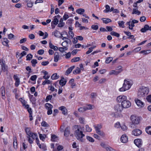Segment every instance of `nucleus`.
<instances>
[{
  "instance_id": "1",
  "label": "nucleus",
  "mask_w": 151,
  "mask_h": 151,
  "mask_svg": "<svg viewBox=\"0 0 151 151\" xmlns=\"http://www.w3.org/2000/svg\"><path fill=\"white\" fill-rule=\"evenodd\" d=\"M81 127L80 125H75L73 127V129L74 131V135L77 139H80L81 142H83L82 138L85 136L83 132L80 130Z\"/></svg>"
},
{
  "instance_id": "2",
  "label": "nucleus",
  "mask_w": 151,
  "mask_h": 151,
  "mask_svg": "<svg viewBox=\"0 0 151 151\" xmlns=\"http://www.w3.org/2000/svg\"><path fill=\"white\" fill-rule=\"evenodd\" d=\"M149 92V90L148 88L142 87L140 88L138 92V96L139 98L144 97L145 95L147 94Z\"/></svg>"
},
{
  "instance_id": "3",
  "label": "nucleus",
  "mask_w": 151,
  "mask_h": 151,
  "mask_svg": "<svg viewBox=\"0 0 151 151\" xmlns=\"http://www.w3.org/2000/svg\"><path fill=\"white\" fill-rule=\"evenodd\" d=\"M132 84L130 81L125 80L122 87L120 88L119 90L120 91H125L129 89L130 88Z\"/></svg>"
},
{
  "instance_id": "4",
  "label": "nucleus",
  "mask_w": 151,
  "mask_h": 151,
  "mask_svg": "<svg viewBox=\"0 0 151 151\" xmlns=\"http://www.w3.org/2000/svg\"><path fill=\"white\" fill-rule=\"evenodd\" d=\"M132 123L134 124H138L141 120L140 117L132 115L130 117Z\"/></svg>"
},
{
  "instance_id": "5",
  "label": "nucleus",
  "mask_w": 151,
  "mask_h": 151,
  "mask_svg": "<svg viewBox=\"0 0 151 151\" xmlns=\"http://www.w3.org/2000/svg\"><path fill=\"white\" fill-rule=\"evenodd\" d=\"M7 70V66H6L4 61L0 60V75L2 70L4 72Z\"/></svg>"
},
{
  "instance_id": "6",
  "label": "nucleus",
  "mask_w": 151,
  "mask_h": 151,
  "mask_svg": "<svg viewBox=\"0 0 151 151\" xmlns=\"http://www.w3.org/2000/svg\"><path fill=\"white\" fill-rule=\"evenodd\" d=\"M45 107L47 110V114L48 115L51 114L52 113V108L53 106L50 104L47 103L45 104Z\"/></svg>"
},
{
  "instance_id": "7",
  "label": "nucleus",
  "mask_w": 151,
  "mask_h": 151,
  "mask_svg": "<svg viewBox=\"0 0 151 151\" xmlns=\"http://www.w3.org/2000/svg\"><path fill=\"white\" fill-rule=\"evenodd\" d=\"M123 108H128L130 106H131V103L130 101L127 100V99L124 101L121 104Z\"/></svg>"
},
{
  "instance_id": "8",
  "label": "nucleus",
  "mask_w": 151,
  "mask_h": 151,
  "mask_svg": "<svg viewBox=\"0 0 151 151\" xmlns=\"http://www.w3.org/2000/svg\"><path fill=\"white\" fill-rule=\"evenodd\" d=\"M134 143L138 147H141L142 144V140L141 139H137L134 140Z\"/></svg>"
},
{
  "instance_id": "9",
  "label": "nucleus",
  "mask_w": 151,
  "mask_h": 151,
  "mask_svg": "<svg viewBox=\"0 0 151 151\" xmlns=\"http://www.w3.org/2000/svg\"><path fill=\"white\" fill-rule=\"evenodd\" d=\"M142 133V130L138 129H134L132 132V134L135 136H139Z\"/></svg>"
},
{
  "instance_id": "10",
  "label": "nucleus",
  "mask_w": 151,
  "mask_h": 151,
  "mask_svg": "<svg viewBox=\"0 0 151 151\" xmlns=\"http://www.w3.org/2000/svg\"><path fill=\"white\" fill-rule=\"evenodd\" d=\"M127 97L121 95L118 96L116 98V101L118 102H121V104L123 102L127 99Z\"/></svg>"
},
{
  "instance_id": "11",
  "label": "nucleus",
  "mask_w": 151,
  "mask_h": 151,
  "mask_svg": "<svg viewBox=\"0 0 151 151\" xmlns=\"http://www.w3.org/2000/svg\"><path fill=\"white\" fill-rule=\"evenodd\" d=\"M147 30L151 31V26L150 27L148 24H145L143 28L141 29L140 31L142 32H145Z\"/></svg>"
},
{
  "instance_id": "12",
  "label": "nucleus",
  "mask_w": 151,
  "mask_h": 151,
  "mask_svg": "<svg viewBox=\"0 0 151 151\" xmlns=\"http://www.w3.org/2000/svg\"><path fill=\"white\" fill-rule=\"evenodd\" d=\"M123 107L119 104H116L114 106V109L116 112H121L123 109Z\"/></svg>"
},
{
  "instance_id": "13",
  "label": "nucleus",
  "mask_w": 151,
  "mask_h": 151,
  "mask_svg": "<svg viewBox=\"0 0 151 151\" xmlns=\"http://www.w3.org/2000/svg\"><path fill=\"white\" fill-rule=\"evenodd\" d=\"M59 109L62 111V113L64 115L67 114V110L66 107L63 106H61L59 108Z\"/></svg>"
},
{
  "instance_id": "14",
  "label": "nucleus",
  "mask_w": 151,
  "mask_h": 151,
  "mask_svg": "<svg viewBox=\"0 0 151 151\" xmlns=\"http://www.w3.org/2000/svg\"><path fill=\"white\" fill-rule=\"evenodd\" d=\"M121 141L123 143H125L128 141L127 137L126 134L123 135L120 138Z\"/></svg>"
},
{
  "instance_id": "15",
  "label": "nucleus",
  "mask_w": 151,
  "mask_h": 151,
  "mask_svg": "<svg viewBox=\"0 0 151 151\" xmlns=\"http://www.w3.org/2000/svg\"><path fill=\"white\" fill-rule=\"evenodd\" d=\"M67 82V81L63 77H61V79L59 81V84L62 86L65 85Z\"/></svg>"
},
{
  "instance_id": "16",
  "label": "nucleus",
  "mask_w": 151,
  "mask_h": 151,
  "mask_svg": "<svg viewBox=\"0 0 151 151\" xmlns=\"http://www.w3.org/2000/svg\"><path fill=\"white\" fill-rule=\"evenodd\" d=\"M135 102L137 105L140 107H143L144 106V103L139 99L135 100Z\"/></svg>"
},
{
  "instance_id": "17",
  "label": "nucleus",
  "mask_w": 151,
  "mask_h": 151,
  "mask_svg": "<svg viewBox=\"0 0 151 151\" xmlns=\"http://www.w3.org/2000/svg\"><path fill=\"white\" fill-rule=\"evenodd\" d=\"M59 57L58 53L57 52H55L54 54V61L55 62H57L59 60Z\"/></svg>"
},
{
  "instance_id": "18",
  "label": "nucleus",
  "mask_w": 151,
  "mask_h": 151,
  "mask_svg": "<svg viewBox=\"0 0 151 151\" xmlns=\"http://www.w3.org/2000/svg\"><path fill=\"white\" fill-rule=\"evenodd\" d=\"M122 71V70H119L116 71L115 70H111L109 73L110 75L115 74V75H117Z\"/></svg>"
},
{
  "instance_id": "19",
  "label": "nucleus",
  "mask_w": 151,
  "mask_h": 151,
  "mask_svg": "<svg viewBox=\"0 0 151 151\" xmlns=\"http://www.w3.org/2000/svg\"><path fill=\"white\" fill-rule=\"evenodd\" d=\"M75 66H72L68 69L65 72V74L68 75L72 71V70L75 68Z\"/></svg>"
},
{
  "instance_id": "20",
  "label": "nucleus",
  "mask_w": 151,
  "mask_h": 151,
  "mask_svg": "<svg viewBox=\"0 0 151 151\" xmlns=\"http://www.w3.org/2000/svg\"><path fill=\"white\" fill-rule=\"evenodd\" d=\"M1 93L2 96V98L3 99H5V88L4 86H2L1 88Z\"/></svg>"
},
{
  "instance_id": "21",
  "label": "nucleus",
  "mask_w": 151,
  "mask_h": 151,
  "mask_svg": "<svg viewBox=\"0 0 151 151\" xmlns=\"http://www.w3.org/2000/svg\"><path fill=\"white\" fill-rule=\"evenodd\" d=\"M69 128L67 127L65 129L64 131V135L65 136L68 137L69 136L70 134V131L69 130Z\"/></svg>"
},
{
  "instance_id": "22",
  "label": "nucleus",
  "mask_w": 151,
  "mask_h": 151,
  "mask_svg": "<svg viewBox=\"0 0 151 151\" xmlns=\"http://www.w3.org/2000/svg\"><path fill=\"white\" fill-rule=\"evenodd\" d=\"M13 145L14 148L15 149H16L17 148V138L16 137H14Z\"/></svg>"
},
{
  "instance_id": "23",
  "label": "nucleus",
  "mask_w": 151,
  "mask_h": 151,
  "mask_svg": "<svg viewBox=\"0 0 151 151\" xmlns=\"http://www.w3.org/2000/svg\"><path fill=\"white\" fill-rule=\"evenodd\" d=\"M101 19L103 21V23L106 24H108V23L111 22V19L109 18H102Z\"/></svg>"
},
{
  "instance_id": "24",
  "label": "nucleus",
  "mask_w": 151,
  "mask_h": 151,
  "mask_svg": "<svg viewBox=\"0 0 151 151\" xmlns=\"http://www.w3.org/2000/svg\"><path fill=\"white\" fill-rule=\"evenodd\" d=\"M58 19L57 18H55L54 17L53 20L51 24H52V25L54 24L56 25L58 24Z\"/></svg>"
},
{
  "instance_id": "25",
  "label": "nucleus",
  "mask_w": 151,
  "mask_h": 151,
  "mask_svg": "<svg viewBox=\"0 0 151 151\" xmlns=\"http://www.w3.org/2000/svg\"><path fill=\"white\" fill-rule=\"evenodd\" d=\"M85 10L84 9L80 8L77 9L76 11V12L80 14H82L84 12Z\"/></svg>"
},
{
  "instance_id": "26",
  "label": "nucleus",
  "mask_w": 151,
  "mask_h": 151,
  "mask_svg": "<svg viewBox=\"0 0 151 151\" xmlns=\"http://www.w3.org/2000/svg\"><path fill=\"white\" fill-rule=\"evenodd\" d=\"M29 136L32 137L33 139H36L38 138L37 135L36 133H34L32 132L31 133L30 135Z\"/></svg>"
},
{
  "instance_id": "27",
  "label": "nucleus",
  "mask_w": 151,
  "mask_h": 151,
  "mask_svg": "<svg viewBox=\"0 0 151 151\" xmlns=\"http://www.w3.org/2000/svg\"><path fill=\"white\" fill-rule=\"evenodd\" d=\"M81 72L80 69L78 67H77L75 70L73 71V73L74 74H76L79 73Z\"/></svg>"
},
{
  "instance_id": "28",
  "label": "nucleus",
  "mask_w": 151,
  "mask_h": 151,
  "mask_svg": "<svg viewBox=\"0 0 151 151\" xmlns=\"http://www.w3.org/2000/svg\"><path fill=\"white\" fill-rule=\"evenodd\" d=\"M59 78V76H57L56 73H54L51 76V78L52 80L57 79Z\"/></svg>"
},
{
  "instance_id": "29",
  "label": "nucleus",
  "mask_w": 151,
  "mask_h": 151,
  "mask_svg": "<svg viewBox=\"0 0 151 151\" xmlns=\"http://www.w3.org/2000/svg\"><path fill=\"white\" fill-rule=\"evenodd\" d=\"M141 14V12L140 11H138L136 9L134 8L133 9V11L132 12V14H136L138 15H139Z\"/></svg>"
},
{
  "instance_id": "30",
  "label": "nucleus",
  "mask_w": 151,
  "mask_h": 151,
  "mask_svg": "<svg viewBox=\"0 0 151 151\" xmlns=\"http://www.w3.org/2000/svg\"><path fill=\"white\" fill-rule=\"evenodd\" d=\"M110 34L112 36H116L117 37H119L120 36L119 34L114 31L111 32L110 33Z\"/></svg>"
},
{
  "instance_id": "31",
  "label": "nucleus",
  "mask_w": 151,
  "mask_h": 151,
  "mask_svg": "<svg viewBox=\"0 0 151 151\" xmlns=\"http://www.w3.org/2000/svg\"><path fill=\"white\" fill-rule=\"evenodd\" d=\"M113 60V58L109 57L107 58L106 59L105 62L106 63H109Z\"/></svg>"
},
{
  "instance_id": "32",
  "label": "nucleus",
  "mask_w": 151,
  "mask_h": 151,
  "mask_svg": "<svg viewBox=\"0 0 151 151\" xmlns=\"http://www.w3.org/2000/svg\"><path fill=\"white\" fill-rule=\"evenodd\" d=\"M145 130L147 134H151V127L149 126L146 127Z\"/></svg>"
},
{
  "instance_id": "33",
  "label": "nucleus",
  "mask_w": 151,
  "mask_h": 151,
  "mask_svg": "<svg viewBox=\"0 0 151 151\" xmlns=\"http://www.w3.org/2000/svg\"><path fill=\"white\" fill-rule=\"evenodd\" d=\"M106 9L104 11V12L105 13H107L110 11V7L108 5H106L105 6Z\"/></svg>"
},
{
  "instance_id": "34",
  "label": "nucleus",
  "mask_w": 151,
  "mask_h": 151,
  "mask_svg": "<svg viewBox=\"0 0 151 151\" xmlns=\"http://www.w3.org/2000/svg\"><path fill=\"white\" fill-rule=\"evenodd\" d=\"M57 139V137L56 135L54 134L52 135L51 137V140L52 142L55 141Z\"/></svg>"
},
{
  "instance_id": "35",
  "label": "nucleus",
  "mask_w": 151,
  "mask_h": 151,
  "mask_svg": "<svg viewBox=\"0 0 151 151\" xmlns=\"http://www.w3.org/2000/svg\"><path fill=\"white\" fill-rule=\"evenodd\" d=\"M31 63H32V66L33 67H35L36 64L37 63V60L36 59H32L31 61Z\"/></svg>"
},
{
  "instance_id": "36",
  "label": "nucleus",
  "mask_w": 151,
  "mask_h": 151,
  "mask_svg": "<svg viewBox=\"0 0 151 151\" xmlns=\"http://www.w3.org/2000/svg\"><path fill=\"white\" fill-rule=\"evenodd\" d=\"M68 48L66 47H59L58 50L61 52H63V51L67 50Z\"/></svg>"
},
{
  "instance_id": "37",
  "label": "nucleus",
  "mask_w": 151,
  "mask_h": 151,
  "mask_svg": "<svg viewBox=\"0 0 151 151\" xmlns=\"http://www.w3.org/2000/svg\"><path fill=\"white\" fill-rule=\"evenodd\" d=\"M80 60V57H75L72 59L71 61L72 62H75L79 61Z\"/></svg>"
},
{
  "instance_id": "38",
  "label": "nucleus",
  "mask_w": 151,
  "mask_h": 151,
  "mask_svg": "<svg viewBox=\"0 0 151 151\" xmlns=\"http://www.w3.org/2000/svg\"><path fill=\"white\" fill-rule=\"evenodd\" d=\"M25 130V132L28 136H29V135H30V134L32 132H30V129L28 127L26 128Z\"/></svg>"
},
{
  "instance_id": "39",
  "label": "nucleus",
  "mask_w": 151,
  "mask_h": 151,
  "mask_svg": "<svg viewBox=\"0 0 151 151\" xmlns=\"http://www.w3.org/2000/svg\"><path fill=\"white\" fill-rule=\"evenodd\" d=\"M118 23L120 27H122L123 28L124 27V21H119L118 22Z\"/></svg>"
},
{
  "instance_id": "40",
  "label": "nucleus",
  "mask_w": 151,
  "mask_h": 151,
  "mask_svg": "<svg viewBox=\"0 0 151 151\" xmlns=\"http://www.w3.org/2000/svg\"><path fill=\"white\" fill-rule=\"evenodd\" d=\"M87 139L90 142H93L94 141V140L93 139L89 136H87L86 137Z\"/></svg>"
},
{
  "instance_id": "41",
  "label": "nucleus",
  "mask_w": 151,
  "mask_h": 151,
  "mask_svg": "<svg viewBox=\"0 0 151 151\" xmlns=\"http://www.w3.org/2000/svg\"><path fill=\"white\" fill-rule=\"evenodd\" d=\"M39 136L40 139L42 141H43V140L45 139V137H46V135L45 134H39Z\"/></svg>"
},
{
  "instance_id": "42",
  "label": "nucleus",
  "mask_w": 151,
  "mask_h": 151,
  "mask_svg": "<svg viewBox=\"0 0 151 151\" xmlns=\"http://www.w3.org/2000/svg\"><path fill=\"white\" fill-rule=\"evenodd\" d=\"M41 125L44 127H49V125L45 121H43L41 123Z\"/></svg>"
},
{
  "instance_id": "43",
  "label": "nucleus",
  "mask_w": 151,
  "mask_h": 151,
  "mask_svg": "<svg viewBox=\"0 0 151 151\" xmlns=\"http://www.w3.org/2000/svg\"><path fill=\"white\" fill-rule=\"evenodd\" d=\"M151 52L150 50H142L140 52L141 53H144L145 55H147Z\"/></svg>"
},
{
  "instance_id": "44",
  "label": "nucleus",
  "mask_w": 151,
  "mask_h": 151,
  "mask_svg": "<svg viewBox=\"0 0 151 151\" xmlns=\"http://www.w3.org/2000/svg\"><path fill=\"white\" fill-rule=\"evenodd\" d=\"M52 96L51 95H49L47 96L45 99V101L48 102L49 100H50L52 98Z\"/></svg>"
},
{
  "instance_id": "45",
  "label": "nucleus",
  "mask_w": 151,
  "mask_h": 151,
  "mask_svg": "<svg viewBox=\"0 0 151 151\" xmlns=\"http://www.w3.org/2000/svg\"><path fill=\"white\" fill-rule=\"evenodd\" d=\"M91 28L95 30H97L99 28V27L98 25H93L91 26Z\"/></svg>"
},
{
  "instance_id": "46",
  "label": "nucleus",
  "mask_w": 151,
  "mask_h": 151,
  "mask_svg": "<svg viewBox=\"0 0 151 151\" xmlns=\"http://www.w3.org/2000/svg\"><path fill=\"white\" fill-rule=\"evenodd\" d=\"M27 60H29L32 57V55L31 54H29L27 56Z\"/></svg>"
},
{
  "instance_id": "47",
  "label": "nucleus",
  "mask_w": 151,
  "mask_h": 151,
  "mask_svg": "<svg viewBox=\"0 0 151 151\" xmlns=\"http://www.w3.org/2000/svg\"><path fill=\"white\" fill-rule=\"evenodd\" d=\"M78 111L79 112H83L86 110V109L85 108V106L83 107H81L78 109Z\"/></svg>"
},
{
  "instance_id": "48",
  "label": "nucleus",
  "mask_w": 151,
  "mask_h": 151,
  "mask_svg": "<svg viewBox=\"0 0 151 151\" xmlns=\"http://www.w3.org/2000/svg\"><path fill=\"white\" fill-rule=\"evenodd\" d=\"M60 34V32L58 31L54 32V35L56 37H58L59 36V35Z\"/></svg>"
},
{
  "instance_id": "49",
  "label": "nucleus",
  "mask_w": 151,
  "mask_h": 151,
  "mask_svg": "<svg viewBox=\"0 0 151 151\" xmlns=\"http://www.w3.org/2000/svg\"><path fill=\"white\" fill-rule=\"evenodd\" d=\"M86 130L87 132H90L91 131L92 129L90 128L88 125H86Z\"/></svg>"
},
{
  "instance_id": "50",
  "label": "nucleus",
  "mask_w": 151,
  "mask_h": 151,
  "mask_svg": "<svg viewBox=\"0 0 151 151\" xmlns=\"http://www.w3.org/2000/svg\"><path fill=\"white\" fill-rule=\"evenodd\" d=\"M37 78V76L36 75H34L31 76L30 79L32 81H35Z\"/></svg>"
},
{
  "instance_id": "51",
  "label": "nucleus",
  "mask_w": 151,
  "mask_h": 151,
  "mask_svg": "<svg viewBox=\"0 0 151 151\" xmlns=\"http://www.w3.org/2000/svg\"><path fill=\"white\" fill-rule=\"evenodd\" d=\"M87 107L85 106V108L86 109V110L87 109H92V106L91 104L87 105Z\"/></svg>"
},
{
  "instance_id": "52",
  "label": "nucleus",
  "mask_w": 151,
  "mask_h": 151,
  "mask_svg": "<svg viewBox=\"0 0 151 151\" xmlns=\"http://www.w3.org/2000/svg\"><path fill=\"white\" fill-rule=\"evenodd\" d=\"M48 88L49 90L51 91H53L55 90V88L53 86H52L51 85L50 86H48Z\"/></svg>"
},
{
  "instance_id": "53",
  "label": "nucleus",
  "mask_w": 151,
  "mask_h": 151,
  "mask_svg": "<svg viewBox=\"0 0 151 151\" xmlns=\"http://www.w3.org/2000/svg\"><path fill=\"white\" fill-rule=\"evenodd\" d=\"M106 149L107 151H115V150L110 147H106Z\"/></svg>"
},
{
  "instance_id": "54",
  "label": "nucleus",
  "mask_w": 151,
  "mask_h": 151,
  "mask_svg": "<svg viewBox=\"0 0 151 151\" xmlns=\"http://www.w3.org/2000/svg\"><path fill=\"white\" fill-rule=\"evenodd\" d=\"M73 21V20L72 19H69L67 21L66 24L69 25H70L71 24Z\"/></svg>"
},
{
  "instance_id": "55",
  "label": "nucleus",
  "mask_w": 151,
  "mask_h": 151,
  "mask_svg": "<svg viewBox=\"0 0 151 151\" xmlns=\"http://www.w3.org/2000/svg\"><path fill=\"white\" fill-rule=\"evenodd\" d=\"M27 40V39L26 38H23L20 40L19 43L20 44H22L24 43Z\"/></svg>"
},
{
  "instance_id": "56",
  "label": "nucleus",
  "mask_w": 151,
  "mask_h": 151,
  "mask_svg": "<svg viewBox=\"0 0 151 151\" xmlns=\"http://www.w3.org/2000/svg\"><path fill=\"white\" fill-rule=\"evenodd\" d=\"M78 50H78L77 49H74L71 52V53L73 55H75L77 52Z\"/></svg>"
},
{
  "instance_id": "57",
  "label": "nucleus",
  "mask_w": 151,
  "mask_h": 151,
  "mask_svg": "<svg viewBox=\"0 0 151 151\" xmlns=\"http://www.w3.org/2000/svg\"><path fill=\"white\" fill-rule=\"evenodd\" d=\"M37 53L39 55H42L44 53V50L42 49L40 50L37 52Z\"/></svg>"
},
{
  "instance_id": "58",
  "label": "nucleus",
  "mask_w": 151,
  "mask_h": 151,
  "mask_svg": "<svg viewBox=\"0 0 151 151\" xmlns=\"http://www.w3.org/2000/svg\"><path fill=\"white\" fill-rule=\"evenodd\" d=\"M27 137L28 138V141L29 142L30 144L32 143H33V139H31L30 138V137L28 136Z\"/></svg>"
},
{
  "instance_id": "59",
  "label": "nucleus",
  "mask_w": 151,
  "mask_h": 151,
  "mask_svg": "<svg viewBox=\"0 0 151 151\" xmlns=\"http://www.w3.org/2000/svg\"><path fill=\"white\" fill-rule=\"evenodd\" d=\"M63 147L61 145H59L57 147V150L58 151H60L63 150Z\"/></svg>"
},
{
  "instance_id": "60",
  "label": "nucleus",
  "mask_w": 151,
  "mask_h": 151,
  "mask_svg": "<svg viewBox=\"0 0 151 151\" xmlns=\"http://www.w3.org/2000/svg\"><path fill=\"white\" fill-rule=\"evenodd\" d=\"M146 20V18L145 16H142L140 17V21L141 22H144Z\"/></svg>"
},
{
  "instance_id": "61",
  "label": "nucleus",
  "mask_w": 151,
  "mask_h": 151,
  "mask_svg": "<svg viewBox=\"0 0 151 151\" xmlns=\"http://www.w3.org/2000/svg\"><path fill=\"white\" fill-rule=\"evenodd\" d=\"M68 34L70 35L71 38H73L74 36L73 32L72 31H69L68 32Z\"/></svg>"
},
{
  "instance_id": "62",
  "label": "nucleus",
  "mask_w": 151,
  "mask_h": 151,
  "mask_svg": "<svg viewBox=\"0 0 151 151\" xmlns=\"http://www.w3.org/2000/svg\"><path fill=\"white\" fill-rule=\"evenodd\" d=\"M49 63V62L47 61H43L42 62L41 64L43 66H46Z\"/></svg>"
},
{
  "instance_id": "63",
  "label": "nucleus",
  "mask_w": 151,
  "mask_h": 151,
  "mask_svg": "<svg viewBox=\"0 0 151 151\" xmlns=\"http://www.w3.org/2000/svg\"><path fill=\"white\" fill-rule=\"evenodd\" d=\"M106 28L107 30V31L109 32L112 31L113 30L112 28L110 26H106Z\"/></svg>"
},
{
  "instance_id": "64",
  "label": "nucleus",
  "mask_w": 151,
  "mask_h": 151,
  "mask_svg": "<svg viewBox=\"0 0 151 151\" xmlns=\"http://www.w3.org/2000/svg\"><path fill=\"white\" fill-rule=\"evenodd\" d=\"M147 101L149 102H151V94L148 95L146 98Z\"/></svg>"
}]
</instances>
